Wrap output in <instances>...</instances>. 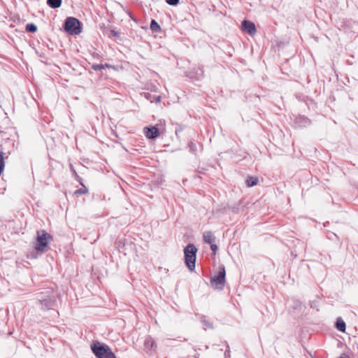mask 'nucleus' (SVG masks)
<instances>
[{
  "instance_id": "nucleus-15",
  "label": "nucleus",
  "mask_w": 358,
  "mask_h": 358,
  "mask_svg": "<svg viewBox=\"0 0 358 358\" xmlns=\"http://www.w3.org/2000/svg\"><path fill=\"white\" fill-rule=\"evenodd\" d=\"M37 29V27L34 24H27L26 26V30L30 32H35Z\"/></svg>"
},
{
  "instance_id": "nucleus-10",
  "label": "nucleus",
  "mask_w": 358,
  "mask_h": 358,
  "mask_svg": "<svg viewBox=\"0 0 358 358\" xmlns=\"http://www.w3.org/2000/svg\"><path fill=\"white\" fill-rule=\"evenodd\" d=\"M336 326L337 329L339 330L340 331H345V323L341 318H338L337 320Z\"/></svg>"
},
{
  "instance_id": "nucleus-18",
  "label": "nucleus",
  "mask_w": 358,
  "mask_h": 358,
  "mask_svg": "<svg viewBox=\"0 0 358 358\" xmlns=\"http://www.w3.org/2000/svg\"><path fill=\"white\" fill-rule=\"evenodd\" d=\"M210 248L213 251L215 252L217 250V246L213 243L210 244Z\"/></svg>"
},
{
  "instance_id": "nucleus-1",
  "label": "nucleus",
  "mask_w": 358,
  "mask_h": 358,
  "mask_svg": "<svg viewBox=\"0 0 358 358\" xmlns=\"http://www.w3.org/2000/svg\"><path fill=\"white\" fill-rule=\"evenodd\" d=\"M52 236L45 230L36 232V238L34 248L40 252H45L48 249V245L52 241Z\"/></svg>"
},
{
  "instance_id": "nucleus-16",
  "label": "nucleus",
  "mask_w": 358,
  "mask_h": 358,
  "mask_svg": "<svg viewBox=\"0 0 358 358\" xmlns=\"http://www.w3.org/2000/svg\"><path fill=\"white\" fill-rule=\"evenodd\" d=\"M95 71H101L105 68L103 64H94L92 67Z\"/></svg>"
},
{
  "instance_id": "nucleus-14",
  "label": "nucleus",
  "mask_w": 358,
  "mask_h": 358,
  "mask_svg": "<svg viewBox=\"0 0 358 358\" xmlns=\"http://www.w3.org/2000/svg\"><path fill=\"white\" fill-rule=\"evenodd\" d=\"M150 29L152 31L157 32L160 31V26L155 20H152L150 24Z\"/></svg>"
},
{
  "instance_id": "nucleus-20",
  "label": "nucleus",
  "mask_w": 358,
  "mask_h": 358,
  "mask_svg": "<svg viewBox=\"0 0 358 358\" xmlns=\"http://www.w3.org/2000/svg\"><path fill=\"white\" fill-rule=\"evenodd\" d=\"M110 32H111V34H112L113 36H116V34H116V32H115V31H113H113H111Z\"/></svg>"
},
{
  "instance_id": "nucleus-5",
  "label": "nucleus",
  "mask_w": 358,
  "mask_h": 358,
  "mask_svg": "<svg viewBox=\"0 0 358 358\" xmlns=\"http://www.w3.org/2000/svg\"><path fill=\"white\" fill-rule=\"evenodd\" d=\"M225 283V270L224 268H220L215 275L211 278V286L215 289H221L224 287Z\"/></svg>"
},
{
  "instance_id": "nucleus-2",
  "label": "nucleus",
  "mask_w": 358,
  "mask_h": 358,
  "mask_svg": "<svg viewBox=\"0 0 358 358\" xmlns=\"http://www.w3.org/2000/svg\"><path fill=\"white\" fill-rule=\"evenodd\" d=\"M91 350L96 358H117L107 345L95 341L91 345Z\"/></svg>"
},
{
  "instance_id": "nucleus-6",
  "label": "nucleus",
  "mask_w": 358,
  "mask_h": 358,
  "mask_svg": "<svg viewBox=\"0 0 358 358\" xmlns=\"http://www.w3.org/2000/svg\"><path fill=\"white\" fill-rule=\"evenodd\" d=\"M143 134L148 139H155L159 136V130L155 126L145 127L143 128Z\"/></svg>"
},
{
  "instance_id": "nucleus-12",
  "label": "nucleus",
  "mask_w": 358,
  "mask_h": 358,
  "mask_svg": "<svg viewBox=\"0 0 358 358\" xmlns=\"http://www.w3.org/2000/svg\"><path fill=\"white\" fill-rule=\"evenodd\" d=\"M47 3L51 8H57L61 6L62 0H48Z\"/></svg>"
},
{
  "instance_id": "nucleus-13",
  "label": "nucleus",
  "mask_w": 358,
  "mask_h": 358,
  "mask_svg": "<svg viewBox=\"0 0 358 358\" xmlns=\"http://www.w3.org/2000/svg\"><path fill=\"white\" fill-rule=\"evenodd\" d=\"M88 193L87 188L83 185V187L80 188L74 192L75 195H81V194H85Z\"/></svg>"
},
{
  "instance_id": "nucleus-11",
  "label": "nucleus",
  "mask_w": 358,
  "mask_h": 358,
  "mask_svg": "<svg viewBox=\"0 0 358 358\" xmlns=\"http://www.w3.org/2000/svg\"><path fill=\"white\" fill-rule=\"evenodd\" d=\"M258 178L257 177L250 176L246 180V184L248 187H252L257 184Z\"/></svg>"
},
{
  "instance_id": "nucleus-8",
  "label": "nucleus",
  "mask_w": 358,
  "mask_h": 358,
  "mask_svg": "<svg viewBox=\"0 0 358 358\" xmlns=\"http://www.w3.org/2000/svg\"><path fill=\"white\" fill-rule=\"evenodd\" d=\"M203 241L206 243L211 244V243H214V241H215V236L213 234V233L210 231H206L203 234Z\"/></svg>"
},
{
  "instance_id": "nucleus-17",
  "label": "nucleus",
  "mask_w": 358,
  "mask_h": 358,
  "mask_svg": "<svg viewBox=\"0 0 358 358\" xmlns=\"http://www.w3.org/2000/svg\"><path fill=\"white\" fill-rule=\"evenodd\" d=\"M166 3L169 5H177L178 3L179 0H166Z\"/></svg>"
},
{
  "instance_id": "nucleus-3",
  "label": "nucleus",
  "mask_w": 358,
  "mask_h": 358,
  "mask_svg": "<svg viewBox=\"0 0 358 358\" xmlns=\"http://www.w3.org/2000/svg\"><path fill=\"white\" fill-rule=\"evenodd\" d=\"M196 248L193 244L187 245L185 250V264L190 271H193L195 268Z\"/></svg>"
},
{
  "instance_id": "nucleus-19",
  "label": "nucleus",
  "mask_w": 358,
  "mask_h": 358,
  "mask_svg": "<svg viewBox=\"0 0 358 358\" xmlns=\"http://www.w3.org/2000/svg\"><path fill=\"white\" fill-rule=\"evenodd\" d=\"M104 66H105V68L113 69H114V70H116L115 66H112V65H110V64H104Z\"/></svg>"
},
{
  "instance_id": "nucleus-9",
  "label": "nucleus",
  "mask_w": 358,
  "mask_h": 358,
  "mask_svg": "<svg viewBox=\"0 0 358 358\" xmlns=\"http://www.w3.org/2000/svg\"><path fill=\"white\" fill-rule=\"evenodd\" d=\"M145 347L152 349L154 350L157 349V344L152 338H148L146 339V341H145Z\"/></svg>"
},
{
  "instance_id": "nucleus-7",
  "label": "nucleus",
  "mask_w": 358,
  "mask_h": 358,
  "mask_svg": "<svg viewBox=\"0 0 358 358\" xmlns=\"http://www.w3.org/2000/svg\"><path fill=\"white\" fill-rule=\"evenodd\" d=\"M242 27L244 31L247 32L251 36L256 34V27L253 22L248 20H244L242 22Z\"/></svg>"
},
{
  "instance_id": "nucleus-4",
  "label": "nucleus",
  "mask_w": 358,
  "mask_h": 358,
  "mask_svg": "<svg viewBox=\"0 0 358 358\" xmlns=\"http://www.w3.org/2000/svg\"><path fill=\"white\" fill-rule=\"evenodd\" d=\"M64 29L71 34H78L81 32L80 22L75 17H68L64 24Z\"/></svg>"
},
{
  "instance_id": "nucleus-21",
  "label": "nucleus",
  "mask_w": 358,
  "mask_h": 358,
  "mask_svg": "<svg viewBox=\"0 0 358 358\" xmlns=\"http://www.w3.org/2000/svg\"><path fill=\"white\" fill-rule=\"evenodd\" d=\"M195 358H198V357H195Z\"/></svg>"
}]
</instances>
